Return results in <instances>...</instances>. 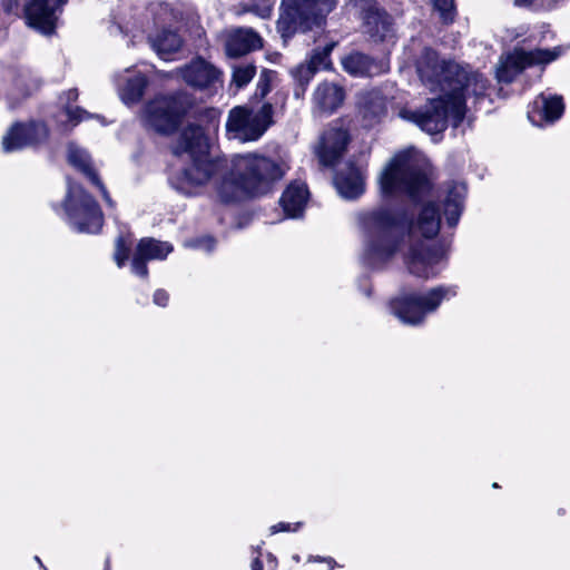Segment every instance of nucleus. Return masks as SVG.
Here are the masks:
<instances>
[{"label": "nucleus", "instance_id": "obj_1", "mask_svg": "<svg viewBox=\"0 0 570 570\" xmlns=\"http://www.w3.org/2000/svg\"><path fill=\"white\" fill-rule=\"evenodd\" d=\"M208 139L202 127L188 125L180 134L176 154L187 153L191 164L170 179L180 194L194 196L213 181L223 202L267 193L285 174L284 164L257 154L235 155L230 160H212L207 156Z\"/></svg>", "mask_w": 570, "mask_h": 570}, {"label": "nucleus", "instance_id": "obj_2", "mask_svg": "<svg viewBox=\"0 0 570 570\" xmlns=\"http://www.w3.org/2000/svg\"><path fill=\"white\" fill-rule=\"evenodd\" d=\"M416 70L422 82L431 90L440 89L442 96L431 99L420 110L402 108L399 116L430 135L443 131L449 117L458 126L465 115V101L479 99L488 89V80L481 73L455 62L441 61L431 49L423 51Z\"/></svg>", "mask_w": 570, "mask_h": 570}, {"label": "nucleus", "instance_id": "obj_3", "mask_svg": "<svg viewBox=\"0 0 570 570\" xmlns=\"http://www.w3.org/2000/svg\"><path fill=\"white\" fill-rule=\"evenodd\" d=\"M440 226V213L433 204L421 209L416 223L407 222L401 212L386 208L374 210L366 219L365 258L368 264L379 266L394 256L405 230L411 238L417 233L424 238H432L438 235Z\"/></svg>", "mask_w": 570, "mask_h": 570}, {"label": "nucleus", "instance_id": "obj_4", "mask_svg": "<svg viewBox=\"0 0 570 570\" xmlns=\"http://www.w3.org/2000/svg\"><path fill=\"white\" fill-rule=\"evenodd\" d=\"M423 165L424 158L414 148L395 154L377 175L380 193L383 196L420 197L429 189Z\"/></svg>", "mask_w": 570, "mask_h": 570}, {"label": "nucleus", "instance_id": "obj_5", "mask_svg": "<svg viewBox=\"0 0 570 570\" xmlns=\"http://www.w3.org/2000/svg\"><path fill=\"white\" fill-rule=\"evenodd\" d=\"M456 295L454 286H438L424 294L413 293L392 301L393 314L404 324L420 325L428 314L434 313L444 299Z\"/></svg>", "mask_w": 570, "mask_h": 570}, {"label": "nucleus", "instance_id": "obj_6", "mask_svg": "<svg viewBox=\"0 0 570 570\" xmlns=\"http://www.w3.org/2000/svg\"><path fill=\"white\" fill-rule=\"evenodd\" d=\"M273 106L264 104L257 110L236 106L228 112L226 136L242 142L257 140L272 124Z\"/></svg>", "mask_w": 570, "mask_h": 570}, {"label": "nucleus", "instance_id": "obj_7", "mask_svg": "<svg viewBox=\"0 0 570 570\" xmlns=\"http://www.w3.org/2000/svg\"><path fill=\"white\" fill-rule=\"evenodd\" d=\"M66 213L70 225L80 233H98L104 223L102 213L94 198L79 185H68Z\"/></svg>", "mask_w": 570, "mask_h": 570}, {"label": "nucleus", "instance_id": "obj_8", "mask_svg": "<svg viewBox=\"0 0 570 570\" xmlns=\"http://www.w3.org/2000/svg\"><path fill=\"white\" fill-rule=\"evenodd\" d=\"M318 2H282L277 29L283 39L291 38L297 31H307L321 26L324 13Z\"/></svg>", "mask_w": 570, "mask_h": 570}, {"label": "nucleus", "instance_id": "obj_9", "mask_svg": "<svg viewBox=\"0 0 570 570\" xmlns=\"http://www.w3.org/2000/svg\"><path fill=\"white\" fill-rule=\"evenodd\" d=\"M563 52L562 47L553 49H534L531 51L514 50L497 69V78L501 82H511L517 73L527 66L537 63H549L556 60Z\"/></svg>", "mask_w": 570, "mask_h": 570}, {"label": "nucleus", "instance_id": "obj_10", "mask_svg": "<svg viewBox=\"0 0 570 570\" xmlns=\"http://www.w3.org/2000/svg\"><path fill=\"white\" fill-rule=\"evenodd\" d=\"M185 111V105L175 96H161L150 101L146 107V119L155 130L167 134L171 131L180 115Z\"/></svg>", "mask_w": 570, "mask_h": 570}, {"label": "nucleus", "instance_id": "obj_11", "mask_svg": "<svg viewBox=\"0 0 570 570\" xmlns=\"http://www.w3.org/2000/svg\"><path fill=\"white\" fill-rule=\"evenodd\" d=\"M443 257L442 248L424 242H415L411 244L405 262L411 274L426 279L439 274V265Z\"/></svg>", "mask_w": 570, "mask_h": 570}, {"label": "nucleus", "instance_id": "obj_12", "mask_svg": "<svg viewBox=\"0 0 570 570\" xmlns=\"http://www.w3.org/2000/svg\"><path fill=\"white\" fill-rule=\"evenodd\" d=\"M48 137V129L42 122H16L2 137L4 153H13L42 142Z\"/></svg>", "mask_w": 570, "mask_h": 570}, {"label": "nucleus", "instance_id": "obj_13", "mask_svg": "<svg viewBox=\"0 0 570 570\" xmlns=\"http://www.w3.org/2000/svg\"><path fill=\"white\" fill-rule=\"evenodd\" d=\"M175 72L186 85L196 89L210 88L220 82V71L213 63L200 57L176 69Z\"/></svg>", "mask_w": 570, "mask_h": 570}, {"label": "nucleus", "instance_id": "obj_14", "mask_svg": "<svg viewBox=\"0 0 570 570\" xmlns=\"http://www.w3.org/2000/svg\"><path fill=\"white\" fill-rule=\"evenodd\" d=\"M24 19L29 27L42 35H51L61 12L59 2H27Z\"/></svg>", "mask_w": 570, "mask_h": 570}, {"label": "nucleus", "instance_id": "obj_15", "mask_svg": "<svg viewBox=\"0 0 570 570\" xmlns=\"http://www.w3.org/2000/svg\"><path fill=\"white\" fill-rule=\"evenodd\" d=\"M348 140V134L341 125L326 129L316 149L321 164L324 166L335 164L343 156Z\"/></svg>", "mask_w": 570, "mask_h": 570}, {"label": "nucleus", "instance_id": "obj_16", "mask_svg": "<svg viewBox=\"0 0 570 570\" xmlns=\"http://www.w3.org/2000/svg\"><path fill=\"white\" fill-rule=\"evenodd\" d=\"M173 252V246L167 242L154 238H141L137 244L131 261V272L140 277H147V261L164 259Z\"/></svg>", "mask_w": 570, "mask_h": 570}, {"label": "nucleus", "instance_id": "obj_17", "mask_svg": "<svg viewBox=\"0 0 570 570\" xmlns=\"http://www.w3.org/2000/svg\"><path fill=\"white\" fill-rule=\"evenodd\" d=\"M262 38L250 28H236L227 31L225 51L228 57L237 58L262 48Z\"/></svg>", "mask_w": 570, "mask_h": 570}, {"label": "nucleus", "instance_id": "obj_18", "mask_svg": "<svg viewBox=\"0 0 570 570\" xmlns=\"http://www.w3.org/2000/svg\"><path fill=\"white\" fill-rule=\"evenodd\" d=\"M564 110V105L561 96L540 94L534 102L532 111H529L528 117L531 121L538 120L546 122H554L559 119Z\"/></svg>", "mask_w": 570, "mask_h": 570}, {"label": "nucleus", "instance_id": "obj_19", "mask_svg": "<svg viewBox=\"0 0 570 570\" xmlns=\"http://www.w3.org/2000/svg\"><path fill=\"white\" fill-rule=\"evenodd\" d=\"M364 32L375 41L384 40L392 32L391 17L375 6H370L363 16Z\"/></svg>", "mask_w": 570, "mask_h": 570}, {"label": "nucleus", "instance_id": "obj_20", "mask_svg": "<svg viewBox=\"0 0 570 570\" xmlns=\"http://www.w3.org/2000/svg\"><path fill=\"white\" fill-rule=\"evenodd\" d=\"M345 92L344 89L334 82L324 81L320 83L314 94V105L325 112H333L344 101Z\"/></svg>", "mask_w": 570, "mask_h": 570}, {"label": "nucleus", "instance_id": "obj_21", "mask_svg": "<svg viewBox=\"0 0 570 570\" xmlns=\"http://www.w3.org/2000/svg\"><path fill=\"white\" fill-rule=\"evenodd\" d=\"M308 199V190L304 183L294 181L283 193L281 205L287 217L297 218L302 215Z\"/></svg>", "mask_w": 570, "mask_h": 570}, {"label": "nucleus", "instance_id": "obj_22", "mask_svg": "<svg viewBox=\"0 0 570 570\" xmlns=\"http://www.w3.org/2000/svg\"><path fill=\"white\" fill-rule=\"evenodd\" d=\"M335 185L342 197L346 199L357 198L364 193V175L358 168L348 166L336 176Z\"/></svg>", "mask_w": 570, "mask_h": 570}, {"label": "nucleus", "instance_id": "obj_23", "mask_svg": "<svg viewBox=\"0 0 570 570\" xmlns=\"http://www.w3.org/2000/svg\"><path fill=\"white\" fill-rule=\"evenodd\" d=\"M68 160L73 167L82 171L91 183L101 190L106 203L112 206V200L110 199L108 191L91 167L90 156L88 153L75 144H70L68 146Z\"/></svg>", "mask_w": 570, "mask_h": 570}, {"label": "nucleus", "instance_id": "obj_24", "mask_svg": "<svg viewBox=\"0 0 570 570\" xmlns=\"http://www.w3.org/2000/svg\"><path fill=\"white\" fill-rule=\"evenodd\" d=\"M153 50L164 60L169 59V56L179 51L183 46L181 37L168 29H163L148 38Z\"/></svg>", "mask_w": 570, "mask_h": 570}, {"label": "nucleus", "instance_id": "obj_25", "mask_svg": "<svg viewBox=\"0 0 570 570\" xmlns=\"http://www.w3.org/2000/svg\"><path fill=\"white\" fill-rule=\"evenodd\" d=\"M465 195L466 187L464 184H454L448 190L444 203V215L446 218V224L450 227L456 226L460 219Z\"/></svg>", "mask_w": 570, "mask_h": 570}, {"label": "nucleus", "instance_id": "obj_26", "mask_svg": "<svg viewBox=\"0 0 570 570\" xmlns=\"http://www.w3.org/2000/svg\"><path fill=\"white\" fill-rule=\"evenodd\" d=\"M342 66L346 72L355 77L374 76L381 68L368 56L353 52L342 59Z\"/></svg>", "mask_w": 570, "mask_h": 570}, {"label": "nucleus", "instance_id": "obj_27", "mask_svg": "<svg viewBox=\"0 0 570 570\" xmlns=\"http://www.w3.org/2000/svg\"><path fill=\"white\" fill-rule=\"evenodd\" d=\"M147 78L140 72L127 76L124 83L119 85V95L126 105L138 102L146 89Z\"/></svg>", "mask_w": 570, "mask_h": 570}, {"label": "nucleus", "instance_id": "obj_28", "mask_svg": "<svg viewBox=\"0 0 570 570\" xmlns=\"http://www.w3.org/2000/svg\"><path fill=\"white\" fill-rule=\"evenodd\" d=\"M360 109L363 118L372 124L380 120L385 115L386 102L380 92L372 91L361 97Z\"/></svg>", "mask_w": 570, "mask_h": 570}, {"label": "nucleus", "instance_id": "obj_29", "mask_svg": "<svg viewBox=\"0 0 570 570\" xmlns=\"http://www.w3.org/2000/svg\"><path fill=\"white\" fill-rule=\"evenodd\" d=\"M256 67L253 63H238L233 67L232 83L238 89L245 87L255 76Z\"/></svg>", "mask_w": 570, "mask_h": 570}, {"label": "nucleus", "instance_id": "obj_30", "mask_svg": "<svg viewBox=\"0 0 570 570\" xmlns=\"http://www.w3.org/2000/svg\"><path fill=\"white\" fill-rule=\"evenodd\" d=\"M315 73H316L315 67H312L307 62L297 66L292 71V75L297 80V82L299 83V87H301V90H295L296 97H299L301 95L304 94L306 86L308 85V82L311 81V79L314 77Z\"/></svg>", "mask_w": 570, "mask_h": 570}, {"label": "nucleus", "instance_id": "obj_31", "mask_svg": "<svg viewBox=\"0 0 570 570\" xmlns=\"http://www.w3.org/2000/svg\"><path fill=\"white\" fill-rule=\"evenodd\" d=\"M333 47L334 43H330L325 46L323 49H315L307 63L311 65L312 67H315L316 72L320 69H327L331 65L328 57Z\"/></svg>", "mask_w": 570, "mask_h": 570}, {"label": "nucleus", "instance_id": "obj_32", "mask_svg": "<svg viewBox=\"0 0 570 570\" xmlns=\"http://www.w3.org/2000/svg\"><path fill=\"white\" fill-rule=\"evenodd\" d=\"M130 246L122 236H119L115 242L114 261L116 265L121 268L128 259Z\"/></svg>", "mask_w": 570, "mask_h": 570}, {"label": "nucleus", "instance_id": "obj_33", "mask_svg": "<svg viewBox=\"0 0 570 570\" xmlns=\"http://www.w3.org/2000/svg\"><path fill=\"white\" fill-rule=\"evenodd\" d=\"M275 77V72L272 70H262L255 91V97L263 99L271 91V82Z\"/></svg>", "mask_w": 570, "mask_h": 570}, {"label": "nucleus", "instance_id": "obj_34", "mask_svg": "<svg viewBox=\"0 0 570 570\" xmlns=\"http://www.w3.org/2000/svg\"><path fill=\"white\" fill-rule=\"evenodd\" d=\"M433 10L444 23L452 22L455 16L454 2H433Z\"/></svg>", "mask_w": 570, "mask_h": 570}, {"label": "nucleus", "instance_id": "obj_35", "mask_svg": "<svg viewBox=\"0 0 570 570\" xmlns=\"http://www.w3.org/2000/svg\"><path fill=\"white\" fill-rule=\"evenodd\" d=\"M214 245H215L214 239L210 237H207V236L202 237V238L189 239V240L185 242L186 247L200 248L206 252H210L214 248Z\"/></svg>", "mask_w": 570, "mask_h": 570}, {"label": "nucleus", "instance_id": "obj_36", "mask_svg": "<svg viewBox=\"0 0 570 570\" xmlns=\"http://www.w3.org/2000/svg\"><path fill=\"white\" fill-rule=\"evenodd\" d=\"M245 10L249 11V12H254L258 17L266 19V18L271 17L272 6L269 2H255V3H252V6H249Z\"/></svg>", "mask_w": 570, "mask_h": 570}, {"label": "nucleus", "instance_id": "obj_37", "mask_svg": "<svg viewBox=\"0 0 570 570\" xmlns=\"http://www.w3.org/2000/svg\"><path fill=\"white\" fill-rule=\"evenodd\" d=\"M66 115L73 126L77 125L79 121L83 120L85 118L89 117V114L86 110H82L78 107H76L75 109L67 107Z\"/></svg>", "mask_w": 570, "mask_h": 570}, {"label": "nucleus", "instance_id": "obj_38", "mask_svg": "<svg viewBox=\"0 0 570 570\" xmlns=\"http://www.w3.org/2000/svg\"><path fill=\"white\" fill-rule=\"evenodd\" d=\"M301 523H296L295 524V528L294 529H291V524L289 523H284V522H279L273 527H271V533L272 534H275L277 532H282V531H296L297 528L299 527Z\"/></svg>", "mask_w": 570, "mask_h": 570}, {"label": "nucleus", "instance_id": "obj_39", "mask_svg": "<svg viewBox=\"0 0 570 570\" xmlns=\"http://www.w3.org/2000/svg\"><path fill=\"white\" fill-rule=\"evenodd\" d=\"M168 302V294L165 291L158 289L154 294V303L158 306H166Z\"/></svg>", "mask_w": 570, "mask_h": 570}, {"label": "nucleus", "instance_id": "obj_40", "mask_svg": "<svg viewBox=\"0 0 570 570\" xmlns=\"http://www.w3.org/2000/svg\"><path fill=\"white\" fill-rule=\"evenodd\" d=\"M78 98V90L77 89H70L66 92V99L67 101H75Z\"/></svg>", "mask_w": 570, "mask_h": 570}, {"label": "nucleus", "instance_id": "obj_41", "mask_svg": "<svg viewBox=\"0 0 570 570\" xmlns=\"http://www.w3.org/2000/svg\"><path fill=\"white\" fill-rule=\"evenodd\" d=\"M250 568L252 570H263V566L258 556L253 560Z\"/></svg>", "mask_w": 570, "mask_h": 570}, {"label": "nucleus", "instance_id": "obj_42", "mask_svg": "<svg viewBox=\"0 0 570 570\" xmlns=\"http://www.w3.org/2000/svg\"><path fill=\"white\" fill-rule=\"evenodd\" d=\"M268 561L272 563L273 568H275L276 559L271 553L268 554Z\"/></svg>", "mask_w": 570, "mask_h": 570}, {"label": "nucleus", "instance_id": "obj_43", "mask_svg": "<svg viewBox=\"0 0 570 570\" xmlns=\"http://www.w3.org/2000/svg\"><path fill=\"white\" fill-rule=\"evenodd\" d=\"M328 563L331 564V569H333V567H334V564H335L334 560L330 559V560H328Z\"/></svg>", "mask_w": 570, "mask_h": 570}, {"label": "nucleus", "instance_id": "obj_44", "mask_svg": "<svg viewBox=\"0 0 570 570\" xmlns=\"http://www.w3.org/2000/svg\"><path fill=\"white\" fill-rule=\"evenodd\" d=\"M492 487H493V488H499V485H498V483H497V482H494V483L492 484Z\"/></svg>", "mask_w": 570, "mask_h": 570}]
</instances>
